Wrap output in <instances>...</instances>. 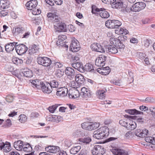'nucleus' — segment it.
Here are the masks:
<instances>
[{"instance_id":"49530a36","label":"nucleus","mask_w":155,"mask_h":155,"mask_svg":"<svg viewBox=\"0 0 155 155\" xmlns=\"http://www.w3.org/2000/svg\"><path fill=\"white\" fill-rule=\"evenodd\" d=\"M110 72V70H109V68L108 67H107L104 68H102V74L103 75H106L109 74Z\"/></svg>"},{"instance_id":"f704fd0d","label":"nucleus","mask_w":155,"mask_h":155,"mask_svg":"<svg viewBox=\"0 0 155 155\" xmlns=\"http://www.w3.org/2000/svg\"><path fill=\"white\" fill-rule=\"evenodd\" d=\"M78 140L82 143L85 144L89 143L91 140V138L89 137L80 138Z\"/></svg>"},{"instance_id":"c9c22d12","label":"nucleus","mask_w":155,"mask_h":155,"mask_svg":"<svg viewBox=\"0 0 155 155\" xmlns=\"http://www.w3.org/2000/svg\"><path fill=\"white\" fill-rule=\"evenodd\" d=\"M105 92L104 90H99L96 92V94L98 98L100 99H102L105 97Z\"/></svg>"},{"instance_id":"f03ea898","label":"nucleus","mask_w":155,"mask_h":155,"mask_svg":"<svg viewBox=\"0 0 155 155\" xmlns=\"http://www.w3.org/2000/svg\"><path fill=\"white\" fill-rule=\"evenodd\" d=\"M91 12L96 15L99 14L100 16L104 18H107L110 16L109 13L104 8H98L96 7H92Z\"/></svg>"},{"instance_id":"a211bd4d","label":"nucleus","mask_w":155,"mask_h":155,"mask_svg":"<svg viewBox=\"0 0 155 155\" xmlns=\"http://www.w3.org/2000/svg\"><path fill=\"white\" fill-rule=\"evenodd\" d=\"M91 47L93 50L101 53L105 52L103 47L99 43H93L91 45Z\"/></svg>"},{"instance_id":"dca6fc26","label":"nucleus","mask_w":155,"mask_h":155,"mask_svg":"<svg viewBox=\"0 0 155 155\" xmlns=\"http://www.w3.org/2000/svg\"><path fill=\"white\" fill-rule=\"evenodd\" d=\"M148 133V131L145 129H143L141 131L140 129H137L135 130L134 134L137 136L140 137H145Z\"/></svg>"},{"instance_id":"09e8293b","label":"nucleus","mask_w":155,"mask_h":155,"mask_svg":"<svg viewBox=\"0 0 155 155\" xmlns=\"http://www.w3.org/2000/svg\"><path fill=\"white\" fill-rule=\"evenodd\" d=\"M19 121L21 123H24L27 120V117L24 114H21L19 117Z\"/></svg>"},{"instance_id":"cd10ccee","label":"nucleus","mask_w":155,"mask_h":155,"mask_svg":"<svg viewBox=\"0 0 155 155\" xmlns=\"http://www.w3.org/2000/svg\"><path fill=\"white\" fill-rule=\"evenodd\" d=\"M49 84L51 85L52 90H56L57 89L60 88V86H59L58 83L56 80H54L51 81Z\"/></svg>"},{"instance_id":"13d9d810","label":"nucleus","mask_w":155,"mask_h":155,"mask_svg":"<svg viewBox=\"0 0 155 155\" xmlns=\"http://www.w3.org/2000/svg\"><path fill=\"white\" fill-rule=\"evenodd\" d=\"M54 64L55 67L57 68H61L63 65V64L59 61H55Z\"/></svg>"},{"instance_id":"de8ad7c7","label":"nucleus","mask_w":155,"mask_h":155,"mask_svg":"<svg viewBox=\"0 0 155 155\" xmlns=\"http://www.w3.org/2000/svg\"><path fill=\"white\" fill-rule=\"evenodd\" d=\"M12 60L13 63L17 65L21 64L23 62V61L21 59L17 58H13Z\"/></svg>"},{"instance_id":"a19ab883","label":"nucleus","mask_w":155,"mask_h":155,"mask_svg":"<svg viewBox=\"0 0 155 155\" xmlns=\"http://www.w3.org/2000/svg\"><path fill=\"white\" fill-rule=\"evenodd\" d=\"M123 5V3L121 2H114V0L112 2L111 4V6L112 8H120Z\"/></svg>"},{"instance_id":"052dcab7","label":"nucleus","mask_w":155,"mask_h":155,"mask_svg":"<svg viewBox=\"0 0 155 155\" xmlns=\"http://www.w3.org/2000/svg\"><path fill=\"white\" fill-rule=\"evenodd\" d=\"M111 83H113L115 85L120 86L121 85V81L120 80H117L115 81H110Z\"/></svg>"},{"instance_id":"39448f33","label":"nucleus","mask_w":155,"mask_h":155,"mask_svg":"<svg viewBox=\"0 0 155 155\" xmlns=\"http://www.w3.org/2000/svg\"><path fill=\"white\" fill-rule=\"evenodd\" d=\"M121 25V22L118 20H109L105 22V25L108 28H117Z\"/></svg>"},{"instance_id":"b1692460","label":"nucleus","mask_w":155,"mask_h":155,"mask_svg":"<svg viewBox=\"0 0 155 155\" xmlns=\"http://www.w3.org/2000/svg\"><path fill=\"white\" fill-rule=\"evenodd\" d=\"M75 81L81 86L83 84L85 81L84 77L81 74H76L75 76Z\"/></svg>"},{"instance_id":"6e6d98bb","label":"nucleus","mask_w":155,"mask_h":155,"mask_svg":"<svg viewBox=\"0 0 155 155\" xmlns=\"http://www.w3.org/2000/svg\"><path fill=\"white\" fill-rule=\"evenodd\" d=\"M71 60L73 62H76L79 60V56L78 54H76L75 55H72L71 56Z\"/></svg>"},{"instance_id":"7c9ffc66","label":"nucleus","mask_w":155,"mask_h":155,"mask_svg":"<svg viewBox=\"0 0 155 155\" xmlns=\"http://www.w3.org/2000/svg\"><path fill=\"white\" fill-rule=\"evenodd\" d=\"M13 34L16 35L20 34H23L25 32V30L22 28L17 27L13 30Z\"/></svg>"},{"instance_id":"79ce46f5","label":"nucleus","mask_w":155,"mask_h":155,"mask_svg":"<svg viewBox=\"0 0 155 155\" xmlns=\"http://www.w3.org/2000/svg\"><path fill=\"white\" fill-rule=\"evenodd\" d=\"M81 149V147L80 146H78L74 147L70 150V153L72 154H76Z\"/></svg>"},{"instance_id":"bf43d9fd","label":"nucleus","mask_w":155,"mask_h":155,"mask_svg":"<svg viewBox=\"0 0 155 155\" xmlns=\"http://www.w3.org/2000/svg\"><path fill=\"white\" fill-rule=\"evenodd\" d=\"M64 41L62 40H60L58 39V41L56 42V44L58 46H62L64 45L65 44Z\"/></svg>"},{"instance_id":"5fc2aeb1","label":"nucleus","mask_w":155,"mask_h":155,"mask_svg":"<svg viewBox=\"0 0 155 155\" xmlns=\"http://www.w3.org/2000/svg\"><path fill=\"white\" fill-rule=\"evenodd\" d=\"M137 4L135 3L134 4L132 5L131 6V11L134 12H139V10L137 6Z\"/></svg>"},{"instance_id":"6ab92c4d","label":"nucleus","mask_w":155,"mask_h":155,"mask_svg":"<svg viewBox=\"0 0 155 155\" xmlns=\"http://www.w3.org/2000/svg\"><path fill=\"white\" fill-rule=\"evenodd\" d=\"M38 5V2L37 0H31L26 4L27 8L29 10H32L35 8Z\"/></svg>"},{"instance_id":"412c9836","label":"nucleus","mask_w":155,"mask_h":155,"mask_svg":"<svg viewBox=\"0 0 155 155\" xmlns=\"http://www.w3.org/2000/svg\"><path fill=\"white\" fill-rule=\"evenodd\" d=\"M18 43L14 42L13 43H9L5 45V49L7 52H10L12 51L16 48V45Z\"/></svg>"},{"instance_id":"423d86ee","label":"nucleus","mask_w":155,"mask_h":155,"mask_svg":"<svg viewBox=\"0 0 155 155\" xmlns=\"http://www.w3.org/2000/svg\"><path fill=\"white\" fill-rule=\"evenodd\" d=\"M54 27L56 32H66L67 31L66 25L60 21L55 23Z\"/></svg>"},{"instance_id":"0e129e2a","label":"nucleus","mask_w":155,"mask_h":155,"mask_svg":"<svg viewBox=\"0 0 155 155\" xmlns=\"http://www.w3.org/2000/svg\"><path fill=\"white\" fill-rule=\"evenodd\" d=\"M139 4V6L140 9L141 10L144 9L146 6V4L143 2H138Z\"/></svg>"},{"instance_id":"0eeeda50","label":"nucleus","mask_w":155,"mask_h":155,"mask_svg":"<svg viewBox=\"0 0 155 155\" xmlns=\"http://www.w3.org/2000/svg\"><path fill=\"white\" fill-rule=\"evenodd\" d=\"M91 151L93 155H102L105 153L104 147L100 145H95Z\"/></svg>"},{"instance_id":"2f4dec72","label":"nucleus","mask_w":155,"mask_h":155,"mask_svg":"<svg viewBox=\"0 0 155 155\" xmlns=\"http://www.w3.org/2000/svg\"><path fill=\"white\" fill-rule=\"evenodd\" d=\"M9 4L7 0H0V9H4L8 7Z\"/></svg>"},{"instance_id":"20e7f679","label":"nucleus","mask_w":155,"mask_h":155,"mask_svg":"<svg viewBox=\"0 0 155 155\" xmlns=\"http://www.w3.org/2000/svg\"><path fill=\"white\" fill-rule=\"evenodd\" d=\"M37 61L38 64L44 67H48L52 63V61L49 58L47 57H38Z\"/></svg>"},{"instance_id":"4468645a","label":"nucleus","mask_w":155,"mask_h":155,"mask_svg":"<svg viewBox=\"0 0 155 155\" xmlns=\"http://www.w3.org/2000/svg\"><path fill=\"white\" fill-rule=\"evenodd\" d=\"M56 91H57L56 94L58 96L61 97H64L67 96L68 92V89L65 87H61L57 89Z\"/></svg>"},{"instance_id":"774afa93","label":"nucleus","mask_w":155,"mask_h":155,"mask_svg":"<svg viewBox=\"0 0 155 155\" xmlns=\"http://www.w3.org/2000/svg\"><path fill=\"white\" fill-rule=\"evenodd\" d=\"M57 155H67V154L66 152L63 150H60L59 152Z\"/></svg>"},{"instance_id":"864d4df0","label":"nucleus","mask_w":155,"mask_h":155,"mask_svg":"<svg viewBox=\"0 0 155 155\" xmlns=\"http://www.w3.org/2000/svg\"><path fill=\"white\" fill-rule=\"evenodd\" d=\"M32 14L34 15H38L41 13V11L38 9H36L35 8L32 10Z\"/></svg>"},{"instance_id":"58836bf2","label":"nucleus","mask_w":155,"mask_h":155,"mask_svg":"<svg viewBox=\"0 0 155 155\" xmlns=\"http://www.w3.org/2000/svg\"><path fill=\"white\" fill-rule=\"evenodd\" d=\"M32 148L29 143L24 144L22 151L26 152H29L32 150Z\"/></svg>"},{"instance_id":"c03bdc74","label":"nucleus","mask_w":155,"mask_h":155,"mask_svg":"<svg viewBox=\"0 0 155 155\" xmlns=\"http://www.w3.org/2000/svg\"><path fill=\"white\" fill-rule=\"evenodd\" d=\"M11 150V147L9 143L5 144L3 147V150L4 152L7 153L9 152Z\"/></svg>"},{"instance_id":"6e6552de","label":"nucleus","mask_w":155,"mask_h":155,"mask_svg":"<svg viewBox=\"0 0 155 155\" xmlns=\"http://www.w3.org/2000/svg\"><path fill=\"white\" fill-rule=\"evenodd\" d=\"M80 45L78 41L75 38L73 39L70 46V49L72 52H76L80 49Z\"/></svg>"},{"instance_id":"aec40b11","label":"nucleus","mask_w":155,"mask_h":155,"mask_svg":"<svg viewBox=\"0 0 155 155\" xmlns=\"http://www.w3.org/2000/svg\"><path fill=\"white\" fill-rule=\"evenodd\" d=\"M80 93L79 91L76 89L69 91L68 96L71 98H75L79 96Z\"/></svg>"},{"instance_id":"9d476101","label":"nucleus","mask_w":155,"mask_h":155,"mask_svg":"<svg viewBox=\"0 0 155 155\" xmlns=\"http://www.w3.org/2000/svg\"><path fill=\"white\" fill-rule=\"evenodd\" d=\"M41 83L40 87L41 88L43 92L45 93L49 94L52 92V89L49 83L43 82Z\"/></svg>"},{"instance_id":"9b49d317","label":"nucleus","mask_w":155,"mask_h":155,"mask_svg":"<svg viewBox=\"0 0 155 155\" xmlns=\"http://www.w3.org/2000/svg\"><path fill=\"white\" fill-rule=\"evenodd\" d=\"M111 44L114 45L117 48L122 49L124 47V45L119 39L113 38L110 40Z\"/></svg>"},{"instance_id":"f257e3e1","label":"nucleus","mask_w":155,"mask_h":155,"mask_svg":"<svg viewBox=\"0 0 155 155\" xmlns=\"http://www.w3.org/2000/svg\"><path fill=\"white\" fill-rule=\"evenodd\" d=\"M109 134V129L108 127L106 126L102 127L94 132L93 137L97 139H101L106 137Z\"/></svg>"},{"instance_id":"72a5a7b5","label":"nucleus","mask_w":155,"mask_h":155,"mask_svg":"<svg viewBox=\"0 0 155 155\" xmlns=\"http://www.w3.org/2000/svg\"><path fill=\"white\" fill-rule=\"evenodd\" d=\"M31 83L34 87L38 89L40 87L42 84L41 83H43V82L39 80L36 79L32 80Z\"/></svg>"},{"instance_id":"c756f323","label":"nucleus","mask_w":155,"mask_h":155,"mask_svg":"<svg viewBox=\"0 0 155 155\" xmlns=\"http://www.w3.org/2000/svg\"><path fill=\"white\" fill-rule=\"evenodd\" d=\"M125 112L132 115L143 114V113L142 112L138 111L136 109H129L125 110Z\"/></svg>"},{"instance_id":"ddd939ff","label":"nucleus","mask_w":155,"mask_h":155,"mask_svg":"<svg viewBox=\"0 0 155 155\" xmlns=\"http://www.w3.org/2000/svg\"><path fill=\"white\" fill-rule=\"evenodd\" d=\"M106 57L101 55L97 58L95 61V64L97 66L103 67L105 64Z\"/></svg>"},{"instance_id":"f8f14e48","label":"nucleus","mask_w":155,"mask_h":155,"mask_svg":"<svg viewBox=\"0 0 155 155\" xmlns=\"http://www.w3.org/2000/svg\"><path fill=\"white\" fill-rule=\"evenodd\" d=\"M82 97L85 100H87L91 96V92L88 89L85 87H83L81 90Z\"/></svg>"},{"instance_id":"ea45409f","label":"nucleus","mask_w":155,"mask_h":155,"mask_svg":"<svg viewBox=\"0 0 155 155\" xmlns=\"http://www.w3.org/2000/svg\"><path fill=\"white\" fill-rule=\"evenodd\" d=\"M128 31L127 30L123 28H120V29H118L117 30H115L116 33L118 35L124 34L126 35L128 34Z\"/></svg>"},{"instance_id":"338daca9","label":"nucleus","mask_w":155,"mask_h":155,"mask_svg":"<svg viewBox=\"0 0 155 155\" xmlns=\"http://www.w3.org/2000/svg\"><path fill=\"white\" fill-rule=\"evenodd\" d=\"M68 28L69 31L71 32H72L75 30L74 27L72 25H68Z\"/></svg>"},{"instance_id":"1a4fd4ad","label":"nucleus","mask_w":155,"mask_h":155,"mask_svg":"<svg viewBox=\"0 0 155 155\" xmlns=\"http://www.w3.org/2000/svg\"><path fill=\"white\" fill-rule=\"evenodd\" d=\"M28 50V48L23 44L16 45L15 48L16 52L19 55H21L25 53Z\"/></svg>"},{"instance_id":"4be33fe9","label":"nucleus","mask_w":155,"mask_h":155,"mask_svg":"<svg viewBox=\"0 0 155 155\" xmlns=\"http://www.w3.org/2000/svg\"><path fill=\"white\" fill-rule=\"evenodd\" d=\"M24 145L23 142L21 140L15 141L14 143V147L18 151H22Z\"/></svg>"},{"instance_id":"37998d69","label":"nucleus","mask_w":155,"mask_h":155,"mask_svg":"<svg viewBox=\"0 0 155 155\" xmlns=\"http://www.w3.org/2000/svg\"><path fill=\"white\" fill-rule=\"evenodd\" d=\"M60 105V104H56L53 105L49 107L48 108V110L49 111L52 113H54L57 108L58 106Z\"/></svg>"},{"instance_id":"bb28decb","label":"nucleus","mask_w":155,"mask_h":155,"mask_svg":"<svg viewBox=\"0 0 155 155\" xmlns=\"http://www.w3.org/2000/svg\"><path fill=\"white\" fill-rule=\"evenodd\" d=\"M114 45H108L106 47V51H108L109 52H111L113 54H115L117 53L118 51L117 48L115 47Z\"/></svg>"},{"instance_id":"a18cd8bd","label":"nucleus","mask_w":155,"mask_h":155,"mask_svg":"<svg viewBox=\"0 0 155 155\" xmlns=\"http://www.w3.org/2000/svg\"><path fill=\"white\" fill-rule=\"evenodd\" d=\"M69 85L71 87L74 88H77L80 87V85L77 83L76 81H73L71 82L69 84Z\"/></svg>"},{"instance_id":"e433bc0d","label":"nucleus","mask_w":155,"mask_h":155,"mask_svg":"<svg viewBox=\"0 0 155 155\" xmlns=\"http://www.w3.org/2000/svg\"><path fill=\"white\" fill-rule=\"evenodd\" d=\"M94 70L93 65L90 63H87L83 66V71H91Z\"/></svg>"},{"instance_id":"69168bd1","label":"nucleus","mask_w":155,"mask_h":155,"mask_svg":"<svg viewBox=\"0 0 155 155\" xmlns=\"http://www.w3.org/2000/svg\"><path fill=\"white\" fill-rule=\"evenodd\" d=\"M136 119L137 120V121L138 122L143 123L144 121V119L142 117H139L138 116H136Z\"/></svg>"},{"instance_id":"473e14b6","label":"nucleus","mask_w":155,"mask_h":155,"mask_svg":"<svg viewBox=\"0 0 155 155\" xmlns=\"http://www.w3.org/2000/svg\"><path fill=\"white\" fill-rule=\"evenodd\" d=\"M22 73L24 76L26 77H31L33 75L31 71L28 69H23Z\"/></svg>"},{"instance_id":"7ed1b4c3","label":"nucleus","mask_w":155,"mask_h":155,"mask_svg":"<svg viewBox=\"0 0 155 155\" xmlns=\"http://www.w3.org/2000/svg\"><path fill=\"white\" fill-rule=\"evenodd\" d=\"M100 124L96 122H86L81 124L83 129L88 130H92L97 128L100 126Z\"/></svg>"},{"instance_id":"3c124183","label":"nucleus","mask_w":155,"mask_h":155,"mask_svg":"<svg viewBox=\"0 0 155 155\" xmlns=\"http://www.w3.org/2000/svg\"><path fill=\"white\" fill-rule=\"evenodd\" d=\"M119 124L121 126L125 127L126 128L128 124V122L125 119L120 120L119 121Z\"/></svg>"},{"instance_id":"f3484780","label":"nucleus","mask_w":155,"mask_h":155,"mask_svg":"<svg viewBox=\"0 0 155 155\" xmlns=\"http://www.w3.org/2000/svg\"><path fill=\"white\" fill-rule=\"evenodd\" d=\"M45 150L48 152L55 153L60 151V147L57 146L50 145L46 147Z\"/></svg>"},{"instance_id":"4d7b16f0","label":"nucleus","mask_w":155,"mask_h":155,"mask_svg":"<svg viewBox=\"0 0 155 155\" xmlns=\"http://www.w3.org/2000/svg\"><path fill=\"white\" fill-rule=\"evenodd\" d=\"M14 97L13 96L9 95L7 96L6 97V100L8 102H12L14 99Z\"/></svg>"},{"instance_id":"e2e57ef3","label":"nucleus","mask_w":155,"mask_h":155,"mask_svg":"<svg viewBox=\"0 0 155 155\" xmlns=\"http://www.w3.org/2000/svg\"><path fill=\"white\" fill-rule=\"evenodd\" d=\"M65 145L67 147H70L72 145V143L70 140H66L65 141Z\"/></svg>"},{"instance_id":"4c0bfd02","label":"nucleus","mask_w":155,"mask_h":155,"mask_svg":"<svg viewBox=\"0 0 155 155\" xmlns=\"http://www.w3.org/2000/svg\"><path fill=\"white\" fill-rule=\"evenodd\" d=\"M38 47L35 45L30 46L29 48V53L30 54L35 53L38 51Z\"/></svg>"},{"instance_id":"a878e982","label":"nucleus","mask_w":155,"mask_h":155,"mask_svg":"<svg viewBox=\"0 0 155 155\" xmlns=\"http://www.w3.org/2000/svg\"><path fill=\"white\" fill-rule=\"evenodd\" d=\"M72 66L80 72L83 71V66L81 63L79 62L74 63L72 64Z\"/></svg>"},{"instance_id":"2eb2a0df","label":"nucleus","mask_w":155,"mask_h":155,"mask_svg":"<svg viewBox=\"0 0 155 155\" xmlns=\"http://www.w3.org/2000/svg\"><path fill=\"white\" fill-rule=\"evenodd\" d=\"M47 16L49 20L54 22V24L55 23L59 21L60 18L55 13H48Z\"/></svg>"},{"instance_id":"8fccbe9b","label":"nucleus","mask_w":155,"mask_h":155,"mask_svg":"<svg viewBox=\"0 0 155 155\" xmlns=\"http://www.w3.org/2000/svg\"><path fill=\"white\" fill-rule=\"evenodd\" d=\"M152 44V41L151 40L146 39L144 41V46L146 48H148Z\"/></svg>"},{"instance_id":"680f3d73","label":"nucleus","mask_w":155,"mask_h":155,"mask_svg":"<svg viewBox=\"0 0 155 155\" xmlns=\"http://www.w3.org/2000/svg\"><path fill=\"white\" fill-rule=\"evenodd\" d=\"M153 138L151 137H146L145 140L147 142H149L153 144Z\"/></svg>"},{"instance_id":"c85d7f7f","label":"nucleus","mask_w":155,"mask_h":155,"mask_svg":"<svg viewBox=\"0 0 155 155\" xmlns=\"http://www.w3.org/2000/svg\"><path fill=\"white\" fill-rule=\"evenodd\" d=\"M137 127L136 123L134 121H130L126 127V128L128 130H132L134 129Z\"/></svg>"},{"instance_id":"603ef678","label":"nucleus","mask_w":155,"mask_h":155,"mask_svg":"<svg viewBox=\"0 0 155 155\" xmlns=\"http://www.w3.org/2000/svg\"><path fill=\"white\" fill-rule=\"evenodd\" d=\"M63 73V72H62L60 69H58L55 72V75L56 77L60 78L62 76Z\"/></svg>"},{"instance_id":"5701e85b","label":"nucleus","mask_w":155,"mask_h":155,"mask_svg":"<svg viewBox=\"0 0 155 155\" xmlns=\"http://www.w3.org/2000/svg\"><path fill=\"white\" fill-rule=\"evenodd\" d=\"M112 152L115 155H128L127 152L123 150L118 148L112 149Z\"/></svg>"},{"instance_id":"393cba45","label":"nucleus","mask_w":155,"mask_h":155,"mask_svg":"<svg viewBox=\"0 0 155 155\" xmlns=\"http://www.w3.org/2000/svg\"><path fill=\"white\" fill-rule=\"evenodd\" d=\"M65 74L71 77V78H73L75 76V72L74 70L71 67H67L66 68L65 70Z\"/></svg>"}]
</instances>
